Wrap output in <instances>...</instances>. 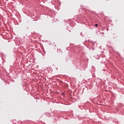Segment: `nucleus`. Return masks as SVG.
<instances>
[{
  "label": "nucleus",
  "mask_w": 124,
  "mask_h": 124,
  "mask_svg": "<svg viewBox=\"0 0 124 124\" xmlns=\"http://www.w3.org/2000/svg\"><path fill=\"white\" fill-rule=\"evenodd\" d=\"M95 27H98V24H95Z\"/></svg>",
  "instance_id": "f257e3e1"
}]
</instances>
